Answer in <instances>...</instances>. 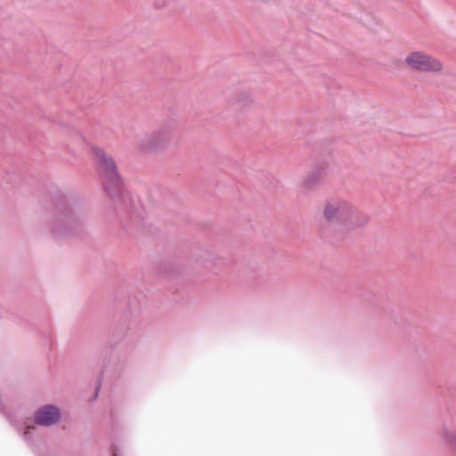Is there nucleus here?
I'll list each match as a JSON object with an SVG mask.
<instances>
[{
  "mask_svg": "<svg viewBox=\"0 0 456 456\" xmlns=\"http://www.w3.org/2000/svg\"><path fill=\"white\" fill-rule=\"evenodd\" d=\"M93 160L100 175L105 192L126 213L127 220H122L125 225L131 222L139 225L143 218L139 204L132 195L124 190L121 176L113 157L102 148L93 145L91 148Z\"/></svg>",
  "mask_w": 456,
  "mask_h": 456,
  "instance_id": "obj_1",
  "label": "nucleus"
},
{
  "mask_svg": "<svg viewBox=\"0 0 456 456\" xmlns=\"http://www.w3.org/2000/svg\"><path fill=\"white\" fill-rule=\"evenodd\" d=\"M323 216L330 224L350 230L362 228L369 221V216L350 201L338 198L327 202Z\"/></svg>",
  "mask_w": 456,
  "mask_h": 456,
  "instance_id": "obj_2",
  "label": "nucleus"
},
{
  "mask_svg": "<svg viewBox=\"0 0 456 456\" xmlns=\"http://www.w3.org/2000/svg\"><path fill=\"white\" fill-rule=\"evenodd\" d=\"M78 223V216L69 206L58 207L50 222L49 230L56 240H61L69 235Z\"/></svg>",
  "mask_w": 456,
  "mask_h": 456,
  "instance_id": "obj_3",
  "label": "nucleus"
},
{
  "mask_svg": "<svg viewBox=\"0 0 456 456\" xmlns=\"http://www.w3.org/2000/svg\"><path fill=\"white\" fill-rule=\"evenodd\" d=\"M405 64L413 70L424 73H435L443 69V64L438 59L418 51L407 55Z\"/></svg>",
  "mask_w": 456,
  "mask_h": 456,
  "instance_id": "obj_4",
  "label": "nucleus"
},
{
  "mask_svg": "<svg viewBox=\"0 0 456 456\" xmlns=\"http://www.w3.org/2000/svg\"><path fill=\"white\" fill-rule=\"evenodd\" d=\"M171 137L168 126L159 127L138 139L137 147L145 151H156L163 148Z\"/></svg>",
  "mask_w": 456,
  "mask_h": 456,
  "instance_id": "obj_5",
  "label": "nucleus"
},
{
  "mask_svg": "<svg viewBox=\"0 0 456 456\" xmlns=\"http://www.w3.org/2000/svg\"><path fill=\"white\" fill-rule=\"evenodd\" d=\"M61 409L55 404H45L34 413L35 422L42 427H53L61 419Z\"/></svg>",
  "mask_w": 456,
  "mask_h": 456,
  "instance_id": "obj_6",
  "label": "nucleus"
},
{
  "mask_svg": "<svg viewBox=\"0 0 456 456\" xmlns=\"http://www.w3.org/2000/svg\"><path fill=\"white\" fill-rule=\"evenodd\" d=\"M328 174V165L324 162L314 166L302 181L304 191H307L318 185Z\"/></svg>",
  "mask_w": 456,
  "mask_h": 456,
  "instance_id": "obj_7",
  "label": "nucleus"
},
{
  "mask_svg": "<svg viewBox=\"0 0 456 456\" xmlns=\"http://www.w3.org/2000/svg\"><path fill=\"white\" fill-rule=\"evenodd\" d=\"M9 419L18 432H22L24 441H28V419L20 412H14L9 416Z\"/></svg>",
  "mask_w": 456,
  "mask_h": 456,
  "instance_id": "obj_8",
  "label": "nucleus"
},
{
  "mask_svg": "<svg viewBox=\"0 0 456 456\" xmlns=\"http://www.w3.org/2000/svg\"><path fill=\"white\" fill-rule=\"evenodd\" d=\"M443 439L448 445L456 451V427L452 425H444L442 428Z\"/></svg>",
  "mask_w": 456,
  "mask_h": 456,
  "instance_id": "obj_9",
  "label": "nucleus"
},
{
  "mask_svg": "<svg viewBox=\"0 0 456 456\" xmlns=\"http://www.w3.org/2000/svg\"><path fill=\"white\" fill-rule=\"evenodd\" d=\"M122 367H118L112 370L111 366L110 363L106 364L103 367L102 374H108L109 372H113V375L118 374L121 370Z\"/></svg>",
  "mask_w": 456,
  "mask_h": 456,
  "instance_id": "obj_10",
  "label": "nucleus"
},
{
  "mask_svg": "<svg viewBox=\"0 0 456 456\" xmlns=\"http://www.w3.org/2000/svg\"><path fill=\"white\" fill-rule=\"evenodd\" d=\"M42 337L45 345H49L51 343V332L49 328L43 330Z\"/></svg>",
  "mask_w": 456,
  "mask_h": 456,
  "instance_id": "obj_11",
  "label": "nucleus"
},
{
  "mask_svg": "<svg viewBox=\"0 0 456 456\" xmlns=\"http://www.w3.org/2000/svg\"><path fill=\"white\" fill-rule=\"evenodd\" d=\"M110 451H111V456H118V449L116 447L115 444H112L111 447H110Z\"/></svg>",
  "mask_w": 456,
  "mask_h": 456,
  "instance_id": "obj_12",
  "label": "nucleus"
},
{
  "mask_svg": "<svg viewBox=\"0 0 456 456\" xmlns=\"http://www.w3.org/2000/svg\"><path fill=\"white\" fill-rule=\"evenodd\" d=\"M242 96H243V98H245V99H246V98H248V95L247 94H243V95H242Z\"/></svg>",
  "mask_w": 456,
  "mask_h": 456,
  "instance_id": "obj_13",
  "label": "nucleus"
},
{
  "mask_svg": "<svg viewBox=\"0 0 456 456\" xmlns=\"http://www.w3.org/2000/svg\"><path fill=\"white\" fill-rule=\"evenodd\" d=\"M32 330H33L34 332H37V330H36L35 328H32Z\"/></svg>",
  "mask_w": 456,
  "mask_h": 456,
  "instance_id": "obj_14",
  "label": "nucleus"
}]
</instances>
